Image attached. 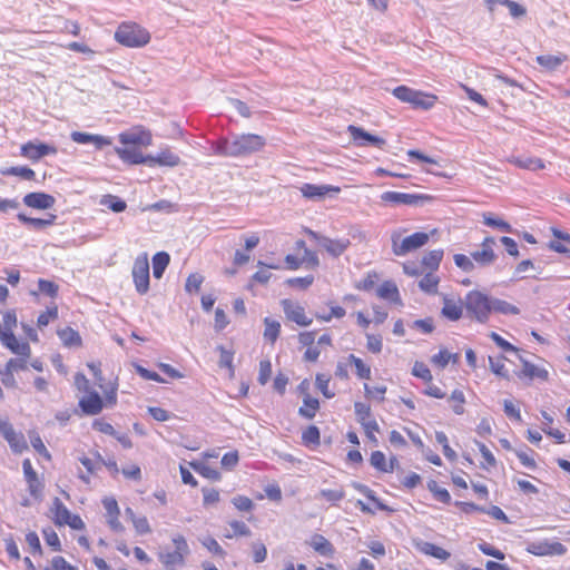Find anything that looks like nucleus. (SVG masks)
<instances>
[{
  "label": "nucleus",
  "instance_id": "55",
  "mask_svg": "<svg viewBox=\"0 0 570 570\" xmlns=\"http://www.w3.org/2000/svg\"><path fill=\"white\" fill-rule=\"evenodd\" d=\"M303 443L308 444H320V430L315 425H311L305 429L302 433Z\"/></svg>",
  "mask_w": 570,
  "mask_h": 570
},
{
  "label": "nucleus",
  "instance_id": "5",
  "mask_svg": "<svg viewBox=\"0 0 570 570\" xmlns=\"http://www.w3.org/2000/svg\"><path fill=\"white\" fill-rule=\"evenodd\" d=\"M466 313L480 323H485L491 314V297L480 291H470L464 298Z\"/></svg>",
  "mask_w": 570,
  "mask_h": 570
},
{
  "label": "nucleus",
  "instance_id": "62",
  "mask_svg": "<svg viewBox=\"0 0 570 570\" xmlns=\"http://www.w3.org/2000/svg\"><path fill=\"white\" fill-rule=\"evenodd\" d=\"M272 375V363L268 360H262L259 362V372H258V382L262 385H265Z\"/></svg>",
  "mask_w": 570,
  "mask_h": 570
},
{
  "label": "nucleus",
  "instance_id": "53",
  "mask_svg": "<svg viewBox=\"0 0 570 570\" xmlns=\"http://www.w3.org/2000/svg\"><path fill=\"white\" fill-rule=\"evenodd\" d=\"M203 282L204 277L200 274H190L186 279L185 291L189 294L198 293L200 291Z\"/></svg>",
  "mask_w": 570,
  "mask_h": 570
},
{
  "label": "nucleus",
  "instance_id": "39",
  "mask_svg": "<svg viewBox=\"0 0 570 570\" xmlns=\"http://www.w3.org/2000/svg\"><path fill=\"white\" fill-rule=\"evenodd\" d=\"M350 364L354 365L356 371V376L361 380H370L371 379V367L365 364L362 358L355 356L354 354H350L347 357Z\"/></svg>",
  "mask_w": 570,
  "mask_h": 570
},
{
  "label": "nucleus",
  "instance_id": "7",
  "mask_svg": "<svg viewBox=\"0 0 570 570\" xmlns=\"http://www.w3.org/2000/svg\"><path fill=\"white\" fill-rule=\"evenodd\" d=\"M52 521L56 525H69L75 530L85 529V522L77 514H71L68 508L61 502L59 498H55L50 508Z\"/></svg>",
  "mask_w": 570,
  "mask_h": 570
},
{
  "label": "nucleus",
  "instance_id": "56",
  "mask_svg": "<svg viewBox=\"0 0 570 570\" xmlns=\"http://www.w3.org/2000/svg\"><path fill=\"white\" fill-rule=\"evenodd\" d=\"M38 288L42 294H45L51 298H53L58 295V289H59V287L56 283L48 281V279H43V278H40L38 281Z\"/></svg>",
  "mask_w": 570,
  "mask_h": 570
},
{
  "label": "nucleus",
  "instance_id": "54",
  "mask_svg": "<svg viewBox=\"0 0 570 570\" xmlns=\"http://www.w3.org/2000/svg\"><path fill=\"white\" fill-rule=\"evenodd\" d=\"M453 261H454V264L465 273H471L475 268V265L473 263L471 255L469 257L464 254H455L453 256Z\"/></svg>",
  "mask_w": 570,
  "mask_h": 570
},
{
  "label": "nucleus",
  "instance_id": "32",
  "mask_svg": "<svg viewBox=\"0 0 570 570\" xmlns=\"http://www.w3.org/2000/svg\"><path fill=\"white\" fill-rule=\"evenodd\" d=\"M170 256L166 252H158L153 257V274L155 278H161L168 264Z\"/></svg>",
  "mask_w": 570,
  "mask_h": 570
},
{
  "label": "nucleus",
  "instance_id": "25",
  "mask_svg": "<svg viewBox=\"0 0 570 570\" xmlns=\"http://www.w3.org/2000/svg\"><path fill=\"white\" fill-rule=\"evenodd\" d=\"M376 294L380 298L389 301L390 303L402 304L399 288L392 281L383 282L379 286Z\"/></svg>",
  "mask_w": 570,
  "mask_h": 570
},
{
  "label": "nucleus",
  "instance_id": "24",
  "mask_svg": "<svg viewBox=\"0 0 570 570\" xmlns=\"http://www.w3.org/2000/svg\"><path fill=\"white\" fill-rule=\"evenodd\" d=\"M299 190L305 198L316 199L324 197L330 191H340V188L330 185L303 184Z\"/></svg>",
  "mask_w": 570,
  "mask_h": 570
},
{
  "label": "nucleus",
  "instance_id": "59",
  "mask_svg": "<svg viewBox=\"0 0 570 570\" xmlns=\"http://www.w3.org/2000/svg\"><path fill=\"white\" fill-rule=\"evenodd\" d=\"M412 374L419 379H422L425 382L432 381V374L430 368L423 363L416 361L412 368Z\"/></svg>",
  "mask_w": 570,
  "mask_h": 570
},
{
  "label": "nucleus",
  "instance_id": "40",
  "mask_svg": "<svg viewBox=\"0 0 570 570\" xmlns=\"http://www.w3.org/2000/svg\"><path fill=\"white\" fill-rule=\"evenodd\" d=\"M217 351L219 352V366L226 367L228 370L229 377H233L235 375V368L233 365L234 352L226 350L223 345H218Z\"/></svg>",
  "mask_w": 570,
  "mask_h": 570
},
{
  "label": "nucleus",
  "instance_id": "51",
  "mask_svg": "<svg viewBox=\"0 0 570 570\" xmlns=\"http://www.w3.org/2000/svg\"><path fill=\"white\" fill-rule=\"evenodd\" d=\"M439 279L431 273L425 274L419 282V287L429 294L435 293L438 288Z\"/></svg>",
  "mask_w": 570,
  "mask_h": 570
},
{
  "label": "nucleus",
  "instance_id": "57",
  "mask_svg": "<svg viewBox=\"0 0 570 570\" xmlns=\"http://www.w3.org/2000/svg\"><path fill=\"white\" fill-rule=\"evenodd\" d=\"M354 411L355 415L357 417V421L362 424L363 422H367L371 419V406L363 402H355L354 403Z\"/></svg>",
  "mask_w": 570,
  "mask_h": 570
},
{
  "label": "nucleus",
  "instance_id": "37",
  "mask_svg": "<svg viewBox=\"0 0 570 570\" xmlns=\"http://www.w3.org/2000/svg\"><path fill=\"white\" fill-rule=\"evenodd\" d=\"M482 217H483L484 225H487L489 227L497 228L504 233L513 232L512 226L508 222H505L499 217H494L491 213H483Z\"/></svg>",
  "mask_w": 570,
  "mask_h": 570
},
{
  "label": "nucleus",
  "instance_id": "63",
  "mask_svg": "<svg viewBox=\"0 0 570 570\" xmlns=\"http://www.w3.org/2000/svg\"><path fill=\"white\" fill-rule=\"evenodd\" d=\"M30 442H31V445L32 448L40 454L42 455L46 460L50 461L51 460V454L49 453V451L47 450L46 445L43 444L41 438L39 434H33L30 436Z\"/></svg>",
  "mask_w": 570,
  "mask_h": 570
},
{
  "label": "nucleus",
  "instance_id": "46",
  "mask_svg": "<svg viewBox=\"0 0 570 570\" xmlns=\"http://www.w3.org/2000/svg\"><path fill=\"white\" fill-rule=\"evenodd\" d=\"M331 382V377L324 373H317L315 376V384L318 391L326 397L333 399L335 393L328 389Z\"/></svg>",
  "mask_w": 570,
  "mask_h": 570
},
{
  "label": "nucleus",
  "instance_id": "27",
  "mask_svg": "<svg viewBox=\"0 0 570 570\" xmlns=\"http://www.w3.org/2000/svg\"><path fill=\"white\" fill-rule=\"evenodd\" d=\"M17 218L22 224H24L29 227H32L33 229L40 230V229H43L46 227L53 225L57 216L53 214H50L48 218H32V217H28L23 213H19L17 215Z\"/></svg>",
  "mask_w": 570,
  "mask_h": 570
},
{
  "label": "nucleus",
  "instance_id": "41",
  "mask_svg": "<svg viewBox=\"0 0 570 570\" xmlns=\"http://www.w3.org/2000/svg\"><path fill=\"white\" fill-rule=\"evenodd\" d=\"M100 205L106 206L114 213H121L127 208L124 199L115 195H105L100 200Z\"/></svg>",
  "mask_w": 570,
  "mask_h": 570
},
{
  "label": "nucleus",
  "instance_id": "33",
  "mask_svg": "<svg viewBox=\"0 0 570 570\" xmlns=\"http://www.w3.org/2000/svg\"><path fill=\"white\" fill-rule=\"evenodd\" d=\"M59 338L61 340L62 344L67 347H73V346H80L81 345V337L79 333L71 328V327H65L62 330H59L57 332Z\"/></svg>",
  "mask_w": 570,
  "mask_h": 570
},
{
  "label": "nucleus",
  "instance_id": "30",
  "mask_svg": "<svg viewBox=\"0 0 570 570\" xmlns=\"http://www.w3.org/2000/svg\"><path fill=\"white\" fill-rule=\"evenodd\" d=\"M471 256L474 265H478L480 267L491 266L497 259V254L494 253V249L481 248L472 252Z\"/></svg>",
  "mask_w": 570,
  "mask_h": 570
},
{
  "label": "nucleus",
  "instance_id": "64",
  "mask_svg": "<svg viewBox=\"0 0 570 570\" xmlns=\"http://www.w3.org/2000/svg\"><path fill=\"white\" fill-rule=\"evenodd\" d=\"M489 363H490V368L491 371L500 376V377H503V379H508L509 377V374H508V370L505 368V365L502 361V358H493V357H489Z\"/></svg>",
  "mask_w": 570,
  "mask_h": 570
},
{
  "label": "nucleus",
  "instance_id": "19",
  "mask_svg": "<svg viewBox=\"0 0 570 570\" xmlns=\"http://www.w3.org/2000/svg\"><path fill=\"white\" fill-rule=\"evenodd\" d=\"M519 360L522 364V370L517 374L518 377H528L529 380H541L547 381L549 379V372L544 367H540L523 358L521 355Z\"/></svg>",
  "mask_w": 570,
  "mask_h": 570
},
{
  "label": "nucleus",
  "instance_id": "1",
  "mask_svg": "<svg viewBox=\"0 0 570 570\" xmlns=\"http://www.w3.org/2000/svg\"><path fill=\"white\" fill-rule=\"evenodd\" d=\"M17 327V315L14 309L6 311L0 323V343L3 347L17 355L6 363L7 371L13 373L28 370V362L31 356V347L28 342H19L13 333Z\"/></svg>",
  "mask_w": 570,
  "mask_h": 570
},
{
  "label": "nucleus",
  "instance_id": "47",
  "mask_svg": "<svg viewBox=\"0 0 570 570\" xmlns=\"http://www.w3.org/2000/svg\"><path fill=\"white\" fill-rule=\"evenodd\" d=\"M416 90L407 86H397L393 89L392 94L402 102L412 105Z\"/></svg>",
  "mask_w": 570,
  "mask_h": 570
},
{
  "label": "nucleus",
  "instance_id": "18",
  "mask_svg": "<svg viewBox=\"0 0 570 570\" xmlns=\"http://www.w3.org/2000/svg\"><path fill=\"white\" fill-rule=\"evenodd\" d=\"M70 138L77 144H94L97 149L111 145V139L108 137L82 131H72Z\"/></svg>",
  "mask_w": 570,
  "mask_h": 570
},
{
  "label": "nucleus",
  "instance_id": "22",
  "mask_svg": "<svg viewBox=\"0 0 570 570\" xmlns=\"http://www.w3.org/2000/svg\"><path fill=\"white\" fill-rule=\"evenodd\" d=\"M116 154L119 158L128 164L138 165V164H147L149 166V155L145 156L137 148H116Z\"/></svg>",
  "mask_w": 570,
  "mask_h": 570
},
{
  "label": "nucleus",
  "instance_id": "34",
  "mask_svg": "<svg viewBox=\"0 0 570 570\" xmlns=\"http://www.w3.org/2000/svg\"><path fill=\"white\" fill-rule=\"evenodd\" d=\"M510 163L515 165L519 168L537 171L543 169L544 163L540 158H520V157H512L510 159Z\"/></svg>",
  "mask_w": 570,
  "mask_h": 570
},
{
  "label": "nucleus",
  "instance_id": "61",
  "mask_svg": "<svg viewBox=\"0 0 570 570\" xmlns=\"http://www.w3.org/2000/svg\"><path fill=\"white\" fill-rule=\"evenodd\" d=\"M193 466L204 478H207V479L213 480V481L220 480L219 471L214 469V468H212V466H209V465H205V464H198L197 465V464H194Z\"/></svg>",
  "mask_w": 570,
  "mask_h": 570
},
{
  "label": "nucleus",
  "instance_id": "31",
  "mask_svg": "<svg viewBox=\"0 0 570 570\" xmlns=\"http://www.w3.org/2000/svg\"><path fill=\"white\" fill-rule=\"evenodd\" d=\"M320 409L317 399L312 397L308 393L303 399V405L298 409V414L305 419L312 420L315 417Z\"/></svg>",
  "mask_w": 570,
  "mask_h": 570
},
{
  "label": "nucleus",
  "instance_id": "2",
  "mask_svg": "<svg viewBox=\"0 0 570 570\" xmlns=\"http://www.w3.org/2000/svg\"><path fill=\"white\" fill-rule=\"evenodd\" d=\"M265 145L266 139L261 135L233 134L214 141L212 150L215 155L224 157H246L262 150Z\"/></svg>",
  "mask_w": 570,
  "mask_h": 570
},
{
  "label": "nucleus",
  "instance_id": "23",
  "mask_svg": "<svg viewBox=\"0 0 570 570\" xmlns=\"http://www.w3.org/2000/svg\"><path fill=\"white\" fill-rule=\"evenodd\" d=\"M79 406L87 415H96L102 410V400L97 392H90L79 401Z\"/></svg>",
  "mask_w": 570,
  "mask_h": 570
},
{
  "label": "nucleus",
  "instance_id": "58",
  "mask_svg": "<svg viewBox=\"0 0 570 570\" xmlns=\"http://www.w3.org/2000/svg\"><path fill=\"white\" fill-rule=\"evenodd\" d=\"M233 505L238 510L243 512H248L254 509V502L252 499L245 495H236L232 499Z\"/></svg>",
  "mask_w": 570,
  "mask_h": 570
},
{
  "label": "nucleus",
  "instance_id": "20",
  "mask_svg": "<svg viewBox=\"0 0 570 570\" xmlns=\"http://www.w3.org/2000/svg\"><path fill=\"white\" fill-rule=\"evenodd\" d=\"M180 163V157L166 148L160 150L156 156L149 155V167L167 166L176 167Z\"/></svg>",
  "mask_w": 570,
  "mask_h": 570
},
{
  "label": "nucleus",
  "instance_id": "14",
  "mask_svg": "<svg viewBox=\"0 0 570 570\" xmlns=\"http://www.w3.org/2000/svg\"><path fill=\"white\" fill-rule=\"evenodd\" d=\"M281 305L287 320L296 323L299 326H308L312 324V318L307 317L305 308L301 304L285 298L282 299Z\"/></svg>",
  "mask_w": 570,
  "mask_h": 570
},
{
  "label": "nucleus",
  "instance_id": "48",
  "mask_svg": "<svg viewBox=\"0 0 570 570\" xmlns=\"http://www.w3.org/2000/svg\"><path fill=\"white\" fill-rule=\"evenodd\" d=\"M459 360L458 354H452L448 350H440L438 354L433 355L432 362L436 366L444 368L451 361L456 363Z\"/></svg>",
  "mask_w": 570,
  "mask_h": 570
},
{
  "label": "nucleus",
  "instance_id": "9",
  "mask_svg": "<svg viewBox=\"0 0 570 570\" xmlns=\"http://www.w3.org/2000/svg\"><path fill=\"white\" fill-rule=\"evenodd\" d=\"M381 199L385 203H392L395 205H410L417 206L430 203L433 197L426 194H407L399 191H385L382 194Z\"/></svg>",
  "mask_w": 570,
  "mask_h": 570
},
{
  "label": "nucleus",
  "instance_id": "42",
  "mask_svg": "<svg viewBox=\"0 0 570 570\" xmlns=\"http://www.w3.org/2000/svg\"><path fill=\"white\" fill-rule=\"evenodd\" d=\"M428 489L439 502L445 504L451 502V495L449 491L445 488H441L435 480H430L428 482Z\"/></svg>",
  "mask_w": 570,
  "mask_h": 570
},
{
  "label": "nucleus",
  "instance_id": "3",
  "mask_svg": "<svg viewBox=\"0 0 570 570\" xmlns=\"http://www.w3.org/2000/svg\"><path fill=\"white\" fill-rule=\"evenodd\" d=\"M115 39L122 46L140 48L150 41V35L137 23L124 22L117 28Z\"/></svg>",
  "mask_w": 570,
  "mask_h": 570
},
{
  "label": "nucleus",
  "instance_id": "4",
  "mask_svg": "<svg viewBox=\"0 0 570 570\" xmlns=\"http://www.w3.org/2000/svg\"><path fill=\"white\" fill-rule=\"evenodd\" d=\"M401 236L402 232L400 229L393 230L391 234L392 252L399 257L423 247L430 239L429 234L424 232H416L404 238H401Z\"/></svg>",
  "mask_w": 570,
  "mask_h": 570
},
{
  "label": "nucleus",
  "instance_id": "12",
  "mask_svg": "<svg viewBox=\"0 0 570 570\" xmlns=\"http://www.w3.org/2000/svg\"><path fill=\"white\" fill-rule=\"evenodd\" d=\"M347 132L350 134L354 145L357 147L375 146L380 149H383L386 145L385 139L382 137L372 135L365 131L363 128L354 125H350L347 127Z\"/></svg>",
  "mask_w": 570,
  "mask_h": 570
},
{
  "label": "nucleus",
  "instance_id": "36",
  "mask_svg": "<svg viewBox=\"0 0 570 570\" xmlns=\"http://www.w3.org/2000/svg\"><path fill=\"white\" fill-rule=\"evenodd\" d=\"M539 66L547 70H556L566 60V56L542 55L535 58Z\"/></svg>",
  "mask_w": 570,
  "mask_h": 570
},
{
  "label": "nucleus",
  "instance_id": "15",
  "mask_svg": "<svg viewBox=\"0 0 570 570\" xmlns=\"http://www.w3.org/2000/svg\"><path fill=\"white\" fill-rule=\"evenodd\" d=\"M57 148L48 144H33L31 141L21 146V155L30 160L37 161L45 156L56 155Z\"/></svg>",
  "mask_w": 570,
  "mask_h": 570
},
{
  "label": "nucleus",
  "instance_id": "60",
  "mask_svg": "<svg viewBox=\"0 0 570 570\" xmlns=\"http://www.w3.org/2000/svg\"><path fill=\"white\" fill-rule=\"evenodd\" d=\"M58 317V307L51 306L48 307L46 312L41 313L37 318V325L41 328L47 326L50 321L56 320Z\"/></svg>",
  "mask_w": 570,
  "mask_h": 570
},
{
  "label": "nucleus",
  "instance_id": "52",
  "mask_svg": "<svg viewBox=\"0 0 570 570\" xmlns=\"http://www.w3.org/2000/svg\"><path fill=\"white\" fill-rule=\"evenodd\" d=\"M500 4L509 9V13L512 18L518 19L527 14V9L522 4L513 0H500Z\"/></svg>",
  "mask_w": 570,
  "mask_h": 570
},
{
  "label": "nucleus",
  "instance_id": "21",
  "mask_svg": "<svg viewBox=\"0 0 570 570\" xmlns=\"http://www.w3.org/2000/svg\"><path fill=\"white\" fill-rule=\"evenodd\" d=\"M308 546L323 557H333L335 553L334 546L322 534L314 533L309 540Z\"/></svg>",
  "mask_w": 570,
  "mask_h": 570
},
{
  "label": "nucleus",
  "instance_id": "17",
  "mask_svg": "<svg viewBox=\"0 0 570 570\" xmlns=\"http://www.w3.org/2000/svg\"><path fill=\"white\" fill-rule=\"evenodd\" d=\"M119 141L124 145L149 146L153 142L151 134L144 129H134L119 135Z\"/></svg>",
  "mask_w": 570,
  "mask_h": 570
},
{
  "label": "nucleus",
  "instance_id": "6",
  "mask_svg": "<svg viewBox=\"0 0 570 570\" xmlns=\"http://www.w3.org/2000/svg\"><path fill=\"white\" fill-rule=\"evenodd\" d=\"M171 541L175 546L174 551H160L158 553L164 570H176L177 567H183L186 557L189 554L188 543L181 534H175Z\"/></svg>",
  "mask_w": 570,
  "mask_h": 570
},
{
  "label": "nucleus",
  "instance_id": "29",
  "mask_svg": "<svg viewBox=\"0 0 570 570\" xmlns=\"http://www.w3.org/2000/svg\"><path fill=\"white\" fill-rule=\"evenodd\" d=\"M438 101V97L433 94H426L416 90L412 107L415 109L430 110Z\"/></svg>",
  "mask_w": 570,
  "mask_h": 570
},
{
  "label": "nucleus",
  "instance_id": "43",
  "mask_svg": "<svg viewBox=\"0 0 570 570\" xmlns=\"http://www.w3.org/2000/svg\"><path fill=\"white\" fill-rule=\"evenodd\" d=\"M442 258H443V250L442 249H433L423 256L422 265L431 271H435L439 268Z\"/></svg>",
  "mask_w": 570,
  "mask_h": 570
},
{
  "label": "nucleus",
  "instance_id": "44",
  "mask_svg": "<svg viewBox=\"0 0 570 570\" xmlns=\"http://www.w3.org/2000/svg\"><path fill=\"white\" fill-rule=\"evenodd\" d=\"M370 463L380 472L392 473V468L387 466L385 454L382 451H373L371 453Z\"/></svg>",
  "mask_w": 570,
  "mask_h": 570
},
{
  "label": "nucleus",
  "instance_id": "26",
  "mask_svg": "<svg viewBox=\"0 0 570 570\" xmlns=\"http://www.w3.org/2000/svg\"><path fill=\"white\" fill-rule=\"evenodd\" d=\"M416 549L423 554L431 556L435 559L445 561L450 558V552L445 549L426 541H420L416 543Z\"/></svg>",
  "mask_w": 570,
  "mask_h": 570
},
{
  "label": "nucleus",
  "instance_id": "35",
  "mask_svg": "<svg viewBox=\"0 0 570 570\" xmlns=\"http://www.w3.org/2000/svg\"><path fill=\"white\" fill-rule=\"evenodd\" d=\"M491 312H495L503 315H518L520 314L519 307L510 304L507 301L500 298H491Z\"/></svg>",
  "mask_w": 570,
  "mask_h": 570
},
{
  "label": "nucleus",
  "instance_id": "11",
  "mask_svg": "<svg viewBox=\"0 0 570 570\" xmlns=\"http://www.w3.org/2000/svg\"><path fill=\"white\" fill-rule=\"evenodd\" d=\"M525 550L538 557L563 556L567 552V548L562 543L549 540L529 542Z\"/></svg>",
  "mask_w": 570,
  "mask_h": 570
},
{
  "label": "nucleus",
  "instance_id": "8",
  "mask_svg": "<svg viewBox=\"0 0 570 570\" xmlns=\"http://www.w3.org/2000/svg\"><path fill=\"white\" fill-rule=\"evenodd\" d=\"M131 276L135 289L138 294L145 295L149 291V261L147 253L139 254L132 265Z\"/></svg>",
  "mask_w": 570,
  "mask_h": 570
},
{
  "label": "nucleus",
  "instance_id": "28",
  "mask_svg": "<svg viewBox=\"0 0 570 570\" xmlns=\"http://www.w3.org/2000/svg\"><path fill=\"white\" fill-rule=\"evenodd\" d=\"M463 313V306L461 302H455L450 298H444V304L441 311L442 316L448 318L449 321L455 322L459 321Z\"/></svg>",
  "mask_w": 570,
  "mask_h": 570
},
{
  "label": "nucleus",
  "instance_id": "16",
  "mask_svg": "<svg viewBox=\"0 0 570 570\" xmlns=\"http://www.w3.org/2000/svg\"><path fill=\"white\" fill-rule=\"evenodd\" d=\"M22 202L30 208L50 209L55 205L56 199L52 195L42 191H35L24 195Z\"/></svg>",
  "mask_w": 570,
  "mask_h": 570
},
{
  "label": "nucleus",
  "instance_id": "45",
  "mask_svg": "<svg viewBox=\"0 0 570 570\" xmlns=\"http://www.w3.org/2000/svg\"><path fill=\"white\" fill-rule=\"evenodd\" d=\"M1 173L8 176H18L26 180L35 179L36 176V173L27 166H12Z\"/></svg>",
  "mask_w": 570,
  "mask_h": 570
},
{
  "label": "nucleus",
  "instance_id": "10",
  "mask_svg": "<svg viewBox=\"0 0 570 570\" xmlns=\"http://www.w3.org/2000/svg\"><path fill=\"white\" fill-rule=\"evenodd\" d=\"M0 432L6 439V441L9 443L10 449L14 453H22L28 449L27 441L24 439V435L21 432H17L12 424L4 419L0 417Z\"/></svg>",
  "mask_w": 570,
  "mask_h": 570
},
{
  "label": "nucleus",
  "instance_id": "38",
  "mask_svg": "<svg viewBox=\"0 0 570 570\" xmlns=\"http://www.w3.org/2000/svg\"><path fill=\"white\" fill-rule=\"evenodd\" d=\"M264 338L272 344L276 342L281 333V323L269 317L264 318Z\"/></svg>",
  "mask_w": 570,
  "mask_h": 570
},
{
  "label": "nucleus",
  "instance_id": "49",
  "mask_svg": "<svg viewBox=\"0 0 570 570\" xmlns=\"http://www.w3.org/2000/svg\"><path fill=\"white\" fill-rule=\"evenodd\" d=\"M318 495L326 501L336 504L344 499L345 492L342 487H337L335 489H322Z\"/></svg>",
  "mask_w": 570,
  "mask_h": 570
},
{
  "label": "nucleus",
  "instance_id": "50",
  "mask_svg": "<svg viewBox=\"0 0 570 570\" xmlns=\"http://www.w3.org/2000/svg\"><path fill=\"white\" fill-rule=\"evenodd\" d=\"M449 401L453 403L452 410L456 415H462L464 413L465 396L461 390H454L451 393Z\"/></svg>",
  "mask_w": 570,
  "mask_h": 570
},
{
  "label": "nucleus",
  "instance_id": "13",
  "mask_svg": "<svg viewBox=\"0 0 570 570\" xmlns=\"http://www.w3.org/2000/svg\"><path fill=\"white\" fill-rule=\"evenodd\" d=\"M307 235L334 257L342 255L350 245L348 239H332L311 229L307 230Z\"/></svg>",
  "mask_w": 570,
  "mask_h": 570
}]
</instances>
